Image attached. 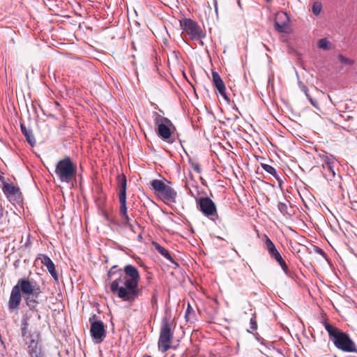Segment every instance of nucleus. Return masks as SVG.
<instances>
[{"label":"nucleus","mask_w":357,"mask_h":357,"mask_svg":"<svg viewBox=\"0 0 357 357\" xmlns=\"http://www.w3.org/2000/svg\"><path fill=\"white\" fill-rule=\"evenodd\" d=\"M114 275L117 277L111 282V291L123 301L133 303L142 294L138 288L140 275L137 268L131 264L126 265L123 270L113 266L107 274V279L112 280Z\"/></svg>","instance_id":"obj_1"},{"label":"nucleus","mask_w":357,"mask_h":357,"mask_svg":"<svg viewBox=\"0 0 357 357\" xmlns=\"http://www.w3.org/2000/svg\"><path fill=\"white\" fill-rule=\"evenodd\" d=\"M21 334L25 349L29 357H47L40 333L30 328L29 317L24 316L21 323Z\"/></svg>","instance_id":"obj_2"},{"label":"nucleus","mask_w":357,"mask_h":357,"mask_svg":"<svg viewBox=\"0 0 357 357\" xmlns=\"http://www.w3.org/2000/svg\"><path fill=\"white\" fill-rule=\"evenodd\" d=\"M324 327L336 348L344 352L357 353L356 345L347 333L327 322L324 323Z\"/></svg>","instance_id":"obj_3"},{"label":"nucleus","mask_w":357,"mask_h":357,"mask_svg":"<svg viewBox=\"0 0 357 357\" xmlns=\"http://www.w3.org/2000/svg\"><path fill=\"white\" fill-rule=\"evenodd\" d=\"M117 186L119 188V199L120 203L119 213L122 218V224L128 227L132 231L135 230V227L139 225L135 222H132L131 219L128 215V210L126 206V189H127V180L126 176L122 174L118 175Z\"/></svg>","instance_id":"obj_4"},{"label":"nucleus","mask_w":357,"mask_h":357,"mask_svg":"<svg viewBox=\"0 0 357 357\" xmlns=\"http://www.w3.org/2000/svg\"><path fill=\"white\" fill-rule=\"evenodd\" d=\"M77 165L68 156L56 164L54 173L61 183H70L76 177Z\"/></svg>","instance_id":"obj_5"},{"label":"nucleus","mask_w":357,"mask_h":357,"mask_svg":"<svg viewBox=\"0 0 357 357\" xmlns=\"http://www.w3.org/2000/svg\"><path fill=\"white\" fill-rule=\"evenodd\" d=\"M150 188L155 195L161 197L166 204L176 202L177 192L171 186L165 184L162 181L153 179L150 182Z\"/></svg>","instance_id":"obj_6"},{"label":"nucleus","mask_w":357,"mask_h":357,"mask_svg":"<svg viewBox=\"0 0 357 357\" xmlns=\"http://www.w3.org/2000/svg\"><path fill=\"white\" fill-rule=\"evenodd\" d=\"M174 337V333L170 325L169 318L165 317L161 321L160 335L158 339V349L162 353L166 352L171 347Z\"/></svg>","instance_id":"obj_7"},{"label":"nucleus","mask_w":357,"mask_h":357,"mask_svg":"<svg viewBox=\"0 0 357 357\" xmlns=\"http://www.w3.org/2000/svg\"><path fill=\"white\" fill-rule=\"evenodd\" d=\"M18 287L19 290L25 296H33L39 297L42 293L40 286L33 280L29 278H20L17 280V283L15 285Z\"/></svg>","instance_id":"obj_8"},{"label":"nucleus","mask_w":357,"mask_h":357,"mask_svg":"<svg viewBox=\"0 0 357 357\" xmlns=\"http://www.w3.org/2000/svg\"><path fill=\"white\" fill-rule=\"evenodd\" d=\"M265 238H266V239L264 241V247H265L266 250L268 252L271 257L273 259L275 260L279 264V265L280 266V267L282 268L283 271L287 275H288L289 271L288 266H287L285 261L283 259L281 255L280 254V252L277 250L275 245H274L273 241L270 239V238H268L267 236H265Z\"/></svg>","instance_id":"obj_9"},{"label":"nucleus","mask_w":357,"mask_h":357,"mask_svg":"<svg viewBox=\"0 0 357 357\" xmlns=\"http://www.w3.org/2000/svg\"><path fill=\"white\" fill-rule=\"evenodd\" d=\"M197 208L206 216L209 217L216 214L217 210L215 203L208 197L196 199Z\"/></svg>","instance_id":"obj_10"},{"label":"nucleus","mask_w":357,"mask_h":357,"mask_svg":"<svg viewBox=\"0 0 357 357\" xmlns=\"http://www.w3.org/2000/svg\"><path fill=\"white\" fill-rule=\"evenodd\" d=\"M91 323L90 333L92 338L98 343L102 342L106 337V331L105 325L102 321H93L92 318L89 319Z\"/></svg>","instance_id":"obj_11"},{"label":"nucleus","mask_w":357,"mask_h":357,"mask_svg":"<svg viewBox=\"0 0 357 357\" xmlns=\"http://www.w3.org/2000/svg\"><path fill=\"white\" fill-rule=\"evenodd\" d=\"M181 26L192 39L199 38L202 36L200 26L195 21L191 19L185 18L181 24Z\"/></svg>","instance_id":"obj_12"},{"label":"nucleus","mask_w":357,"mask_h":357,"mask_svg":"<svg viewBox=\"0 0 357 357\" xmlns=\"http://www.w3.org/2000/svg\"><path fill=\"white\" fill-rule=\"evenodd\" d=\"M22 298V295L18 287L13 286L8 302V308L10 312L17 311L19 310Z\"/></svg>","instance_id":"obj_13"},{"label":"nucleus","mask_w":357,"mask_h":357,"mask_svg":"<svg viewBox=\"0 0 357 357\" xmlns=\"http://www.w3.org/2000/svg\"><path fill=\"white\" fill-rule=\"evenodd\" d=\"M212 77L214 86L218 91L219 93L225 100L229 101V99L226 93V87L225 83L223 82L220 75L215 71H212Z\"/></svg>","instance_id":"obj_14"},{"label":"nucleus","mask_w":357,"mask_h":357,"mask_svg":"<svg viewBox=\"0 0 357 357\" xmlns=\"http://www.w3.org/2000/svg\"><path fill=\"white\" fill-rule=\"evenodd\" d=\"M41 263L47 267V271L52 277L56 281L59 279L57 272L55 269V266L52 260L46 255L41 254L38 257Z\"/></svg>","instance_id":"obj_15"},{"label":"nucleus","mask_w":357,"mask_h":357,"mask_svg":"<svg viewBox=\"0 0 357 357\" xmlns=\"http://www.w3.org/2000/svg\"><path fill=\"white\" fill-rule=\"evenodd\" d=\"M320 158L322 161V167L325 172L328 171L330 172V174L328 175V176H331L333 177L335 174L334 171V163H335V158L331 155H327L324 154L322 155H320Z\"/></svg>","instance_id":"obj_16"},{"label":"nucleus","mask_w":357,"mask_h":357,"mask_svg":"<svg viewBox=\"0 0 357 357\" xmlns=\"http://www.w3.org/2000/svg\"><path fill=\"white\" fill-rule=\"evenodd\" d=\"M172 124L165 123V124L158 125V130H157V134L163 140L169 142V139H170V137L172 136V132H171L169 126H172Z\"/></svg>","instance_id":"obj_17"},{"label":"nucleus","mask_w":357,"mask_h":357,"mask_svg":"<svg viewBox=\"0 0 357 357\" xmlns=\"http://www.w3.org/2000/svg\"><path fill=\"white\" fill-rule=\"evenodd\" d=\"M284 18L287 20V13H282L276 15L274 26L275 30L280 33L286 32V29L287 27V22L284 21L282 23L279 22V20H283Z\"/></svg>","instance_id":"obj_18"},{"label":"nucleus","mask_w":357,"mask_h":357,"mask_svg":"<svg viewBox=\"0 0 357 357\" xmlns=\"http://www.w3.org/2000/svg\"><path fill=\"white\" fill-rule=\"evenodd\" d=\"M20 128L22 134L25 136L27 142L31 146H34L36 145V141L32 132V130L30 129H27L23 123L20 124Z\"/></svg>","instance_id":"obj_19"},{"label":"nucleus","mask_w":357,"mask_h":357,"mask_svg":"<svg viewBox=\"0 0 357 357\" xmlns=\"http://www.w3.org/2000/svg\"><path fill=\"white\" fill-rule=\"evenodd\" d=\"M38 298L39 297H35L33 296H27L24 297L25 303L30 310L37 311V305L39 303Z\"/></svg>","instance_id":"obj_20"},{"label":"nucleus","mask_w":357,"mask_h":357,"mask_svg":"<svg viewBox=\"0 0 357 357\" xmlns=\"http://www.w3.org/2000/svg\"><path fill=\"white\" fill-rule=\"evenodd\" d=\"M261 167L264 171H266L267 173L270 174L273 176H274L277 181L279 182L280 185H281V183L282 181L281 180L280 176L278 175L277 170L272 167L271 165H267V164H261Z\"/></svg>","instance_id":"obj_21"},{"label":"nucleus","mask_w":357,"mask_h":357,"mask_svg":"<svg viewBox=\"0 0 357 357\" xmlns=\"http://www.w3.org/2000/svg\"><path fill=\"white\" fill-rule=\"evenodd\" d=\"M155 249L166 259H167L168 261H171L172 263H174V264L177 265V264L175 262V261L174 260L173 257H172V255H170L169 251L167 250H166L165 248H163L162 246H161L158 243H156L155 244Z\"/></svg>","instance_id":"obj_22"},{"label":"nucleus","mask_w":357,"mask_h":357,"mask_svg":"<svg viewBox=\"0 0 357 357\" xmlns=\"http://www.w3.org/2000/svg\"><path fill=\"white\" fill-rule=\"evenodd\" d=\"M153 118L154 123L157 126H158V125L165 124V123L172 124V121L169 119L162 116L161 114H160L159 113H158L156 112H154L153 113Z\"/></svg>","instance_id":"obj_23"},{"label":"nucleus","mask_w":357,"mask_h":357,"mask_svg":"<svg viewBox=\"0 0 357 357\" xmlns=\"http://www.w3.org/2000/svg\"><path fill=\"white\" fill-rule=\"evenodd\" d=\"M3 190L5 193L15 195L18 192V189L16 188L14 185L10 184H6L3 186Z\"/></svg>","instance_id":"obj_24"},{"label":"nucleus","mask_w":357,"mask_h":357,"mask_svg":"<svg viewBox=\"0 0 357 357\" xmlns=\"http://www.w3.org/2000/svg\"><path fill=\"white\" fill-rule=\"evenodd\" d=\"M278 207V210L283 215L288 217L291 216V213L288 211V206L286 203L279 202Z\"/></svg>","instance_id":"obj_25"},{"label":"nucleus","mask_w":357,"mask_h":357,"mask_svg":"<svg viewBox=\"0 0 357 357\" xmlns=\"http://www.w3.org/2000/svg\"><path fill=\"white\" fill-rule=\"evenodd\" d=\"M338 59L340 63H344L345 65L351 66L354 63V60L347 58L342 54H340L338 56Z\"/></svg>","instance_id":"obj_26"},{"label":"nucleus","mask_w":357,"mask_h":357,"mask_svg":"<svg viewBox=\"0 0 357 357\" xmlns=\"http://www.w3.org/2000/svg\"><path fill=\"white\" fill-rule=\"evenodd\" d=\"M318 47L320 49L328 50V41L327 38H322L318 42Z\"/></svg>","instance_id":"obj_27"},{"label":"nucleus","mask_w":357,"mask_h":357,"mask_svg":"<svg viewBox=\"0 0 357 357\" xmlns=\"http://www.w3.org/2000/svg\"><path fill=\"white\" fill-rule=\"evenodd\" d=\"M250 328L252 331H256L257 329V324L255 314H253L252 317L250 318Z\"/></svg>","instance_id":"obj_28"},{"label":"nucleus","mask_w":357,"mask_h":357,"mask_svg":"<svg viewBox=\"0 0 357 357\" xmlns=\"http://www.w3.org/2000/svg\"><path fill=\"white\" fill-rule=\"evenodd\" d=\"M189 162H190L191 167L194 169L195 172H196L198 174L201 173L202 169H201V167H200V165L199 163L191 161V160H190Z\"/></svg>","instance_id":"obj_29"},{"label":"nucleus","mask_w":357,"mask_h":357,"mask_svg":"<svg viewBox=\"0 0 357 357\" xmlns=\"http://www.w3.org/2000/svg\"><path fill=\"white\" fill-rule=\"evenodd\" d=\"M321 10V6L320 4L314 3L312 6V12L314 15H317L320 13Z\"/></svg>","instance_id":"obj_30"},{"label":"nucleus","mask_w":357,"mask_h":357,"mask_svg":"<svg viewBox=\"0 0 357 357\" xmlns=\"http://www.w3.org/2000/svg\"><path fill=\"white\" fill-rule=\"evenodd\" d=\"M299 87L301 90L305 93L306 97L309 96L310 94L308 93V88L306 85L301 82H299Z\"/></svg>","instance_id":"obj_31"},{"label":"nucleus","mask_w":357,"mask_h":357,"mask_svg":"<svg viewBox=\"0 0 357 357\" xmlns=\"http://www.w3.org/2000/svg\"><path fill=\"white\" fill-rule=\"evenodd\" d=\"M307 98L308 99V100L310 102V103L312 104V105L315 107V108H319V103L317 102V100L312 98L310 95H309V96H307Z\"/></svg>","instance_id":"obj_32"},{"label":"nucleus","mask_w":357,"mask_h":357,"mask_svg":"<svg viewBox=\"0 0 357 357\" xmlns=\"http://www.w3.org/2000/svg\"><path fill=\"white\" fill-rule=\"evenodd\" d=\"M192 311V310L191 307L190 306V305H188V307L186 312H185V318L186 319H188V317L191 314Z\"/></svg>","instance_id":"obj_33"},{"label":"nucleus","mask_w":357,"mask_h":357,"mask_svg":"<svg viewBox=\"0 0 357 357\" xmlns=\"http://www.w3.org/2000/svg\"><path fill=\"white\" fill-rule=\"evenodd\" d=\"M156 303H157V296H156V295H155V294H154V295L152 296V298H151V303H152V305H154V304H155Z\"/></svg>","instance_id":"obj_34"},{"label":"nucleus","mask_w":357,"mask_h":357,"mask_svg":"<svg viewBox=\"0 0 357 357\" xmlns=\"http://www.w3.org/2000/svg\"><path fill=\"white\" fill-rule=\"evenodd\" d=\"M234 109L235 110L238 111V108H237L236 106H234Z\"/></svg>","instance_id":"obj_35"},{"label":"nucleus","mask_w":357,"mask_h":357,"mask_svg":"<svg viewBox=\"0 0 357 357\" xmlns=\"http://www.w3.org/2000/svg\"><path fill=\"white\" fill-rule=\"evenodd\" d=\"M38 319H40V314H38Z\"/></svg>","instance_id":"obj_36"}]
</instances>
